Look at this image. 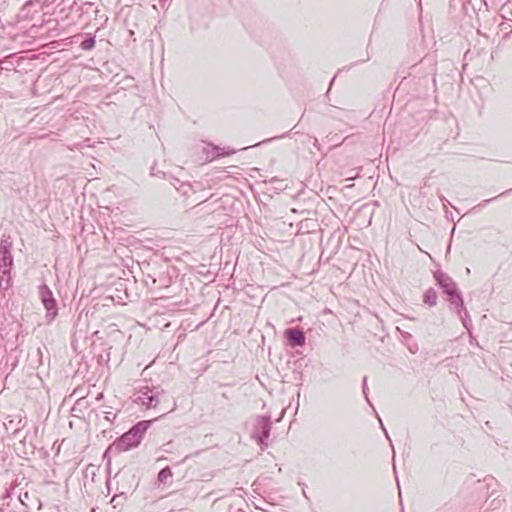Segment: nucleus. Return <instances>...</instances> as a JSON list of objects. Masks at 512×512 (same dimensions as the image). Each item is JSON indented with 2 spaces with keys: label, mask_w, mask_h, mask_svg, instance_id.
Here are the masks:
<instances>
[{
  "label": "nucleus",
  "mask_w": 512,
  "mask_h": 512,
  "mask_svg": "<svg viewBox=\"0 0 512 512\" xmlns=\"http://www.w3.org/2000/svg\"><path fill=\"white\" fill-rule=\"evenodd\" d=\"M150 425L151 421L149 420L136 423L121 437L117 438L106 452L115 449L117 452L121 453L136 448L141 443Z\"/></svg>",
  "instance_id": "1"
},
{
  "label": "nucleus",
  "mask_w": 512,
  "mask_h": 512,
  "mask_svg": "<svg viewBox=\"0 0 512 512\" xmlns=\"http://www.w3.org/2000/svg\"><path fill=\"white\" fill-rule=\"evenodd\" d=\"M133 401L147 409H156L168 401L166 392L159 386H142L134 394Z\"/></svg>",
  "instance_id": "2"
},
{
  "label": "nucleus",
  "mask_w": 512,
  "mask_h": 512,
  "mask_svg": "<svg viewBox=\"0 0 512 512\" xmlns=\"http://www.w3.org/2000/svg\"><path fill=\"white\" fill-rule=\"evenodd\" d=\"M39 296L44 308L46 309V321L47 323H51L58 315L57 302L54 298L53 292L46 284H42L39 286Z\"/></svg>",
  "instance_id": "3"
},
{
  "label": "nucleus",
  "mask_w": 512,
  "mask_h": 512,
  "mask_svg": "<svg viewBox=\"0 0 512 512\" xmlns=\"http://www.w3.org/2000/svg\"><path fill=\"white\" fill-rule=\"evenodd\" d=\"M272 428L271 416H258L253 428V438L258 442L261 448L267 447V440Z\"/></svg>",
  "instance_id": "4"
},
{
  "label": "nucleus",
  "mask_w": 512,
  "mask_h": 512,
  "mask_svg": "<svg viewBox=\"0 0 512 512\" xmlns=\"http://www.w3.org/2000/svg\"><path fill=\"white\" fill-rule=\"evenodd\" d=\"M12 243L9 239H1L0 242V273L10 274L13 267V256L11 254Z\"/></svg>",
  "instance_id": "5"
},
{
  "label": "nucleus",
  "mask_w": 512,
  "mask_h": 512,
  "mask_svg": "<svg viewBox=\"0 0 512 512\" xmlns=\"http://www.w3.org/2000/svg\"><path fill=\"white\" fill-rule=\"evenodd\" d=\"M434 278L447 296L458 291L456 282L441 270L434 272Z\"/></svg>",
  "instance_id": "6"
},
{
  "label": "nucleus",
  "mask_w": 512,
  "mask_h": 512,
  "mask_svg": "<svg viewBox=\"0 0 512 512\" xmlns=\"http://www.w3.org/2000/svg\"><path fill=\"white\" fill-rule=\"evenodd\" d=\"M285 336L292 346H303L305 344L306 338L304 332L300 329L288 328L285 331Z\"/></svg>",
  "instance_id": "7"
},
{
  "label": "nucleus",
  "mask_w": 512,
  "mask_h": 512,
  "mask_svg": "<svg viewBox=\"0 0 512 512\" xmlns=\"http://www.w3.org/2000/svg\"><path fill=\"white\" fill-rule=\"evenodd\" d=\"M205 151L207 153V159L210 161L219 157L231 155L235 152L232 149L221 148L212 144L208 145Z\"/></svg>",
  "instance_id": "8"
},
{
  "label": "nucleus",
  "mask_w": 512,
  "mask_h": 512,
  "mask_svg": "<svg viewBox=\"0 0 512 512\" xmlns=\"http://www.w3.org/2000/svg\"><path fill=\"white\" fill-rule=\"evenodd\" d=\"M447 301L453 307L457 314H461L462 310H464V301L459 290L453 294L447 296Z\"/></svg>",
  "instance_id": "9"
},
{
  "label": "nucleus",
  "mask_w": 512,
  "mask_h": 512,
  "mask_svg": "<svg viewBox=\"0 0 512 512\" xmlns=\"http://www.w3.org/2000/svg\"><path fill=\"white\" fill-rule=\"evenodd\" d=\"M438 295L437 292L433 288H429L425 291L423 302L430 307H433L437 304Z\"/></svg>",
  "instance_id": "10"
},
{
  "label": "nucleus",
  "mask_w": 512,
  "mask_h": 512,
  "mask_svg": "<svg viewBox=\"0 0 512 512\" xmlns=\"http://www.w3.org/2000/svg\"><path fill=\"white\" fill-rule=\"evenodd\" d=\"M512 191V189H509V190H506L502 193H500L499 195L493 197V198H489V199H485L483 201H481L480 203H478L473 209H483L485 208L489 203L497 200L498 198H501L505 195H507L508 193H510Z\"/></svg>",
  "instance_id": "11"
},
{
  "label": "nucleus",
  "mask_w": 512,
  "mask_h": 512,
  "mask_svg": "<svg viewBox=\"0 0 512 512\" xmlns=\"http://www.w3.org/2000/svg\"><path fill=\"white\" fill-rule=\"evenodd\" d=\"M172 475H173V473H172L170 467L167 466L160 470V472L158 473L157 480L159 483H166L167 480L172 477Z\"/></svg>",
  "instance_id": "12"
},
{
  "label": "nucleus",
  "mask_w": 512,
  "mask_h": 512,
  "mask_svg": "<svg viewBox=\"0 0 512 512\" xmlns=\"http://www.w3.org/2000/svg\"><path fill=\"white\" fill-rule=\"evenodd\" d=\"M95 43V36H89L80 43V48L85 51L92 50L95 46Z\"/></svg>",
  "instance_id": "13"
},
{
  "label": "nucleus",
  "mask_w": 512,
  "mask_h": 512,
  "mask_svg": "<svg viewBox=\"0 0 512 512\" xmlns=\"http://www.w3.org/2000/svg\"><path fill=\"white\" fill-rule=\"evenodd\" d=\"M11 286V277L10 274L3 275L0 273V290L6 291Z\"/></svg>",
  "instance_id": "14"
},
{
  "label": "nucleus",
  "mask_w": 512,
  "mask_h": 512,
  "mask_svg": "<svg viewBox=\"0 0 512 512\" xmlns=\"http://www.w3.org/2000/svg\"><path fill=\"white\" fill-rule=\"evenodd\" d=\"M458 316L461 319L462 324L464 327L469 330V327L471 326V318L466 308L462 310L461 314H458Z\"/></svg>",
  "instance_id": "15"
},
{
  "label": "nucleus",
  "mask_w": 512,
  "mask_h": 512,
  "mask_svg": "<svg viewBox=\"0 0 512 512\" xmlns=\"http://www.w3.org/2000/svg\"><path fill=\"white\" fill-rule=\"evenodd\" d=\"M45 24L49 26L50 37H56L59 35L58 33H53L58 25L56 20L49 19L45 22Z\"/></svg>",
  "instance_id": "16"
},
{
  "label": "nucleus",
  "mask_w": 512,
  "mask_h": 512,
  "mask_svg": "<svg viewBox=\"0 0 512 512\" xmlns=\"http://www.w3.org/2000/svg\"><path fill=\"white\" fill-rule=\"evenodd\" d=\"M102 413L105 415V420L110 423H112L116 418V414L111 412L110 410H103Z\"/></svg>",
  "instance_id": "17"
},
{
  "label": "nucleus",
  "mask_w": 512,
  "mask_h": 512,
  "mask_svg": "<svg viewBox=\"0 0 512 512\" xmlns=\"http://www.w3.org/2000/svg\"><path fill=\"white\" fill-rule=\"evenodd\" d=\"M191 189L190 184L182 183L180 187L177 188V190L182 193L183 195H187L189 190Z\"/></svg>",
  "instance_id": "18"
},
{
  "label": "nucleus",
  "mask_w": 512,
  "mask_h": 512,
  "mask_svg": "<svg viewBox=\"0 0 512 512\" xmlns=\"http://www.w3.org/2000/svg\"><path fill=\"white\" fill-rule=\"evenodd\" d=\"M7 58L6 57L4 60H2L0 63L1 64H4L3 66H1V70H7V71H10L13 69V65L7 61Z\"/></svg>",
  "instance_id": "19"
},
{
  "label": "nucleus",
  "mask_w": 512,
  "mask_h": 512,
  "mask_svg": "<svg viewBox=\"0 0 512 512\" xmlns=\"http://www.w3.org/2000/svg\"><path fill=\"white\" fill-rule=\"evenodd\" d=\"M172 446H173V443L171 441L165 443L163 446H162V450L164 452H170L171 449H172Z\"/></svg>",
  "instance_id": "20"
},
{
  "label": "nucleus",
  "mask_w": 512,
  "mask_h": 512,
  "mask_svg": "<svg viewBox=\"0 0 512 512\" xmlns=\"http://www.w3.org/2000/svg\"><path fill=\"white\" fill-rule=\"evenodd\" d=\"M34 3H38L37 1L29 0L26 2V4L22 8V12H24L29 6L33 5Z\"/></svg>",
  "instance_id": "21"
},
{
  "label": "nucleus",
  "mask_w": 512,
  "mask_h": 512,
  "mask_svg": "<svg viewBox=\"0 0 512 512\" xmlns=\"http://www.w3.org/2000/svg\"><path fill=\"white\" fill-rule=\"evenodd\" d=\"M379 422H380L381 427H382V429H383V431H384V433H385L386 438L391 442V440H390V438H389V435H388V432H387V431H386V429L384 428V426H383L382 421H381V419H380V418H379Z\"/></svg>",
  "instance_id": "22"
},
{
  "label": "nucleus",
  "mask_w": 512,
  "mask_h": 512,
  "mask_svg": "<svg viewBox=\"0 0 512 512\" xmlns=\"http://www.w3.org/2000/svg\"><path fill=\"white\" fill-rule=\"evenodd\" d=\"M367 378L364 377L363 379V393L366 395V390H367Z\"/></svg>",
  "instance_id": "23"
},
{
  "label": "nucleus",
  "mask_w": 512,
  "mask_h": 512,
  "mask_svg": "<svg viewBox=\"0 0 512 512\" xmlns=\"http://www.w3.org/2000/svg\"><path fill=\"white\" fill-rule=\"evenodd\" d=\"M440 200L443 202V205L446 206V203H449L448 200L444 196H440Z\"/></svg>",
  "instance_id": "24"
},
{
  "label": "nucleus",
  "mask_w": 512,
  "mask_h": 512,
  "mask_svg": "<svg viewBox=\"0 0 512 512\" xmlns=\"http://www.w3.org/2000/svg\"><path fill=\"white\" fill-rule=\"evenodd\" d=\"M103 398V393H99L96 397V400H101Z\"/></svg>",
  "instance_id": "25"
},
{
  "label": "nucleus",
  "mask_w": 512,
  "mask_h": 512,
  "mask_svg": "<svg viewBox=\"0 0 512 512\" xmlns=\"http://www.w3.org/2000/svg\"><path fill=\"white\" fill-rule=\"evenodd\" d=\"M276 139V137L266 140L265 142H271L272 140Z\"/></svg>",
  "instance_id": "26"
}]
</instances>
